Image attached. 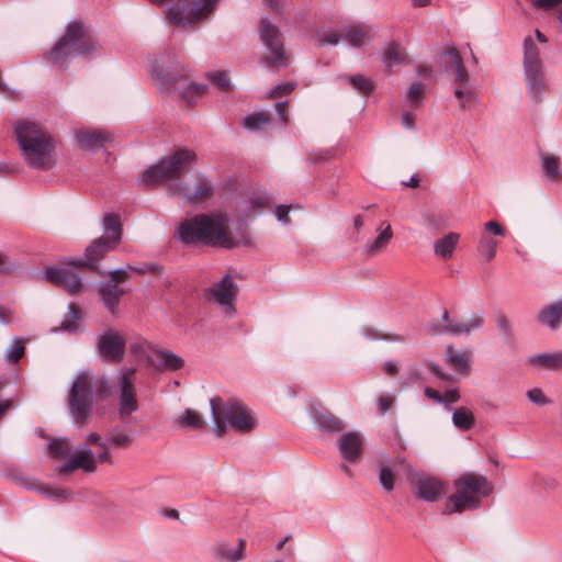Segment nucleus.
<instances>
[{"instance_id":"obj_34","label":"nucleus","mask_w":562,"mask_h":562,"mask_svg":"<svg viewBox=\"0 0 562 562\" xmlns=\"http://www.w3.org/2000/svg\"><path fill=\"white\" fill-rule=\"evenodd\" d=\"M540 161L544 178L555 181L561 177L560 161L557 156L546 154L541 156Z\"/></svg>"},{"instance_id":"obj_3","label":"nucleus","mask_w":562,"mask_h":562,"mask_svg":"<svg viewBox=\"0 0 562 562\" xmlns=\"http://www.w3.org/2000/svg\"><path fill=\"white\" fill-rule=\"evenodd\" d=\"M13 132L27 167L49 170L55 166L56 143L44 127L34 122L18 121L13 124Z\"/></svg>"},{"instance_id":"obj_50","label":"nucleus","mask_w":562,"mask_h":562,"mask_svg":"<svg viewBox=\"0 0 562 562\" xmlns=\"http://www.w3.org/2000/svg\"><path fill=\"white\" fill-rule=\"evenodd\" d=\"M454 76L453 82L462 86L470 87V74L463 63H459L458 66L451 71Z\"/></svg>"},{"instance_id":"obj_64","label":"nucleus","mask_w":562,"mask_h":562,"mask_svg":"<svg viewBox=\"0 0 562 562\" xmlns=\"http://www.w3.org/2000/svg\"><path fill=\"white\" fill-rule=\"evenodd\" d=\"M276 113L282 124H286L289 116L286 113V101H281L276 104Z\"/></svg>"},{"instance_id":"obj_26","label":"nucleus","mask_w":562,"mask_h":562,"mask_svg":"<svg viewBox=\"0 0 562 562\" xmlns=\"http://www.w3.org/2000/svg\"><path fill=\"white\" fill-rule=\"evenodd\" d=\"M445 363L451 369L461 374H469L471 369L470 355L462 349H454L452 346H447L445 352Z\"/></svg>"},{"instance_id":"obj_53","label":"nucleus","mask_w":562,"mask_h":562,"mask_svg":"<svg viewBox=\"0 0 562 562\" xmlns=\"http://www.w3.org/2000/svg\"><path fill=\"white\" fill-rule=\"evenodd\" d=\"M316 37L318 41V46L337 45L342 40L341 35H338L334 31H329L327 33H318Z\"/></svg>"},{"instance_id":"obj_10","label":"nucleus","mask_w":562,"mask_h":562,"mask_svg":"<svg viewBox=\"0 0 562 562\" xmlns=\"http://www.w3.org/2000/svg\"><path fill=\"white\" fill-rule=\"evenodd\" d=\"M217 0H180L167 11V19L175 25H191L206 19Z\"/></svg>"},{"instance_id":"obj_14","label":"nucleus","mask_w":562,"mask_h":562,"mask_svg":"<svg viewBox=\"0 0 562 562\" xmlns=\"http://www.w3.org/2000/svg\"><path fill=\"white\" fill-rule=\"evenodd\" d=\"M485 323L482 314H474L467 321L451 323L447 310L441 314L440 321L429 324V331L434 335L461 336L480 329Z\"/></svg>"},{"instance_id":"obj_33","label":"nucleus","mask_w":562,"mask_h":562,"mask_svg":"<svg viewBox=\"0 0 562 562\" xmlns=\"http://www.w3.org/2000/svg\"><path fill=\"white\" fill-rule=\"evenodd\" d=\"M134 435L126 431L124 428L116 426L112 428L106 435V443L113 445L119 448H127L132 445Z\"/></svg>"},{"instance_id":"obj_17","label":"nucleus","mask_w":562,"mask_h":562,"mask_svg":"<svg viewBox=\"0 0 562 562\" xmlns=\"http://www.w3.org/2000/svg\"><path fill=\"white\" fill-rule=\"evenodd\" d=\"M409 483L416 497L427 503L437 502L445 486L440 479L423 473L411 474Z\"/></svg>"},{"instance_id":"obj_29","label":"nucleus","mask_w":562,"mask_h":562,"mask_svg":"<svg viewBox=\"0 0 562 562\" xmlns=\"http://www.w3.org/2000/svg\"><path fill=\"white\" fill-rule=\"evenodd\" d=\"M527 362L533 367L546 368L549 370H562V350L557 352L531 355Z\"/></svg>"},{"instance_id":"obj_22","label":"nucleus","mask_w":562,"mask_h":562,"mask_svg":"<svg viewBox=\"0 0 562 562\" xmlns=\"http://www.w3.org/2000/svg\"><path fill=\"white\" fill-rule=\"evenodd\" d=\"M119 280L116 278H110L108 281H102L98 284V295L104 307L110 312L114 313L121 297L125 291L123 288L117 285Z\"/></svg>"},{"instance_id":"obj_51","label":"nucleus","mask_w":562,"mask_h":562,"mask_svg":"<svg viewBox=\"0 0 562 562\" xmlns=\"http://www.w3.org/2000/svg\"><path fill=\"white\" fill-rule=\"evenodd\" d=\"M68 314L74 321H64L61 323V327L66 330H76L78 328V323L76 319L80 318V308L75 303L68 304Z\"/></svg>"},{"instance_id":"obj_31","label":"nucleus","mask_w":562,"mask_h":562,"mask_svg":"<svg viewBox=\"0 0 562 562\" xmlns=\"http://www.w3.org/2000/svg\"><path fill=\"white\" fill-rule=\"evenodd\" d=\"M395 462L392 459H385L379 463L378 476L383 490L387 493L392 492L395 486Z\"/></svg>"},{"instance_id":"obj_54","label":"nucleus","mask_w":562,"mask_h":562,"mask_svg":"<svg viewBox=\"0 0 562 562\" xmlns=\"http://www.w3.org/2000/svg\"><path fill=\"white\" fill-rule=\"evenodd\" d=\"M38 492L47 497L54 498V499H68L69 498V492L66 490H55L48 486H41L38 487Z\"/></svg>"},{"instance_id":"obj_46","label":"nucleus","mask_w":562,"mask_h":562,"mask_svg":"<svg viewBox=\"0 0 562 562\" xmlns=\"http://www.w3.org/2000/svg\"><path fill=\"white\" fill-rule=\"evenodd\" d=\"M393 232L390 225L380 231L379 235L370 243L369 250L372 252L379 251L384 248L392 239Z\"/></svg>"},{"instance_id":"obj_36","label":"nucleus","mask_w":562,"mask_h":562,"mask_svg":"<svg viewBox=\"0 0 562 562\" xmlns=\"http://www.w3.org/2000/svg\"><path fill=\"white\" fill-rule=\"evenodd\" d=\"M426 86L419 81H414L408 87L405 94V103L412 109L419 108L425 99L424 91Z\"/></svg>"},{"instance_id":"obj_25","label":"nucleus","mask_w":562,"mask_h":562,"mask_svg":"<svg viewBox=\"0 0 562 562\" xmlns=\"http://www.w3.org/2000/svg\"><path fill=\"white\" fill-rule=\"evenodd\" d=\"M76 138L82 149L95 153L104 147L110 136L103 131L82 130L76 134Z\"/></svg>"},{"instance_id":"obj_1","label":"nucleus","mask_w":562,"mask_h":562,"mask_svg":"<svg viewBox=\"0 0 562 562\" xmlns=\"http://www.w3.org/2000/svg\"><path fill=\"white\" fill-rule=\"evenodd\" d=\"M122 236L123 224L120 216L106 213L102 222V235L86 247L83 256L65 257L59 265L46 267L43 272L45 279L70 295L81 293L85 283L77 269L86 268L105 276L108 269L102 266V261L117 248Z\"/></svg>"},{"instance_id":"obj_30","label":"nucleus","mask_w":562,"mask_h":562,"mask_svg":"<svg viewBox=\"0 0 562 562\" xmlns=\"http://www.w3.org/2000/svg\"><path fill=\"white\" fill-rule=\"evenodd\" d=\"M460 235L458 233H448L434 244V252L442 259H449L453 256L456 247L459 243Z\"/></svg>"},{"instance_id":"obj_28","label":"nucleus","mask_w":562,"mask_h":562,"mask_svg":"<svg viewBox=\"0 0 562 562\" xmlns=\"http://www.w3.org/2000/svg\"><path fill=\"white\" fill-rule=\"evenodd\" d=\"M313 420L318 429L326 432H339L345 428L342 420L326 409H315Z\"/></svg>"},{"instance_id":"obj_4","label":"nucleus","mask_w":562,"mask_h":562,"mask_svg":"<svg viewBox=\"0 0 562 562\" xmlns=\"http://www.w3.org/2000/svg\"><path fill=\"white\" fill-rule=\"evenodd\" d=\"M453 487L454 493L448 497L442 509L445 515L479 509L481 498L488 496L493 491V485L487 477L475 473L460 475L454 481Z\"/></svg>"},{"instance_id":"obj_63","label":"nucleus","mask_w":562,"mask_h":562,"mask_svg":"<svg viewBox=\"0 0 562 562\" xmlns=\"http://www.w3.org/2000/svg\"><path fill=\"white\" fill-rule=\"evenodd\" d=\"M290 209H291V205H283V204H279L276 207L277 220L284 225H286L289 222L288 215H289Z\"/></svg>"},{"instance_id":"obj_49","label":"nucleus","mask_w":562,"mask_h":562,"mask_svg":"<svg viewBox=\"0 0 562 562\" xmlns=\"http://www.w3.org/2000/svg\"><path fill=\"white\" fill-rule=\"evenodd\" d=\"M496 326L501 331V335L505 340H509L514 336L513 327L510 321L505 314H498L495 317Z\"/></svg>"},{"instance_id":"obj_56","label":"nucleus","mask_w":562,"mask_h":562,"mask_svg":"<svg viewBox=\"0 0 562 562\" xmlns=\"http://www.w3.org/2000/svg\"><path fill=\"white\" fill-rule=\"evenodd\" d=\"M128 269L138 273H158L160 272L161 267L156 263H144L142 266L128 265Z\"/></svg>"},{"instance_id":"obj_42","label":"nucleus","mask_w":562,"mask_h":562,"mask_svg":"<svg viewBox=\"0 0 562 562\" xmlns=\"http://www.w3.org/2000/svg\"><path fill=\"white\" fill-rule=\"evenodd\" d=\"M24 350V340L20 337H14L4 352V358L8 362L14 363L23 356Z\"/></svg>"},{"instance_id":"obj_43","label":"nucleus","mask_w":562,"mask_h":562,"mask_svg":"<svg viewBox=\"0 0 562 562\" xmlns=\"http://www.w3.org/2000/svg\"><path fill=\"white\" fill-rule=\"evenodd\" d=\"M346 80L356 91L362 94H369L374 89L373 82L362 75L346 77Z\"/></svg>"},{"instance_id":"obj_44","label":"nucleus","mask_w":562,"mask_h":562,"mask_svg":"<svg viewBox=\"0 0 562 562\" xmlns=\"http://www.w3.org/2000/svg\"><path fill=\"white\" fill-rule=\"evenodd\" d=\"M367 37V33L358 27L345 29L341 34L342 41H346L353 47H360Z\"/></svg>"},{"instance_id":"obj_61","label":"nucleus","mask_w":562,"mask_h":562,"mask_svg":"<svg viewBox=\"0 0 562 562\" xmlns=\"http://www.w3.org/2000/svg\"><path fill=\"white\" fill-rule=\"evenodd\" d=\"M16 269V265L4 254L0 251V272H11Z\"/></svg>"},{"instance_id":"obj_62","label":"nucleus","mask_w":562,"mask_h":562,"mask_svg":"<svg viewBox=\"0 0 562 562\" xmlns=\"http://www.w3.org/2000/svg\"><path fill=\"white\" fill-rule=\"evenodd\" d=\"M95 391L101 397H106L110 392L109 379L103 375L95 383Z\"/></svg>"},{"instance_id":"obj_41","label":"nucleus","mask_w":562,"mask_h":562,"mask_svg":"<svg viewBox=\"0 0 562 562\" xmlns=\"http://www.w3.org/2000/svg\"><path fill=\"white\" fill-rule=\"evenodd\" d=\"M271 123L269 114L263 112H255L243 120V126L249 131H258Z\"/></svg>"},{"instance_id":"obj_57","label":"nucleus","mask_w":562,"mask_h":562,"mask_svg":"<svg viewBox=\"0 0 562 562\" xmlns=\"http://www.w3.org/2000/svg\"><path fill=\"white\" fill-rule=\"evenodd\" d=\"M485 233H491L494 236H505L506 229L495 221H488L484 224Z\"/></svg>"},{"instance_id":"obj_23","label":"nucleus","mask_w":562,"mask_h":562,"mask_svg":"<svg viewBox=\"0 0 562 562\" xmlns=\"http://www.w3.org/2000/svg\"><path fill=\"white\" fill-rule=\"evenodd\" d=\"M538 324L551 331H557L562 325V296L542 306L537 314Z\"/></svg>"},{"instance_id":"obj_15","label":"nucleus","mask_w":562,"mask_h":562,"mask_svg":"<svg viewBox=\"0 0 562 562\" xmlns=\"http://www.w3.org/2000/svg\"><path fill=\"white\" fill-rule=\"evenodd\" d=\"M126 350V340L120 331L109 328L98 336L97 352L105 362H121Z\"/></svg>"},{"instance_id":"obj_16","label":"nucleus","mask_w":562,"mask_h":562,"mask_svg":"<svg viewBox=\"0 0 562 562\" xmlns=\"http://www.w3.org/2000/svg\"><path fill=\"white\" fill-rule=\"evenodd\" d=\"M238 286L231 274H225L220 281L206 290V297L221 305L226 312H235V301Z\"/></svg>"},{"instance_id":"obj_59","label":"nucleus","mask_w":562,"mask_h":562,"mask_svg":"<svg viewBox=\"0 0 562 562\" xmlns=\"http://www.w3.org/2000/svg\"><path fill=\"white\" fill-rule=\"evenodd\" d=\"M530 3L537 8L542 10H549L559 7L562 4V0H529Z\"/></svg>"},{"instance_id":"obj_18","label":"nucleus","mask_w":562,"mask_h":562,"mask_svg":"<svg viewBox=\"0 0 562 562\" xmlns=\"http://www.w3.org/2000/svg\"><path fill=\"white\" fill-rule=\"evenodd\" d=\"M176 194L187 202L204 200L214 194V186L206 176L198 173L193 184L179 181Z\"/></svg>"},{"instance_id":"obj_24","label":"nucleus","mask_w":562,"mask_h":562,"mask_svg":"<svg viewBox=\"0 0 562 562\" xmlns=\"http://www.w3.org/2000/svg\"><path fill=\"white\" fill-rule=\"evenodd\" d=\"M150 366L159 371H177L184 364V360L177 353L156 348Z\"/></svg>"},{"instance_id":"obj_9","label":"nucleus","mask_w":562,"mask_h":562,"mask_svg":"<svg viewBox=\"0 0 562 562\" xmlns=\"http://www.w3.org/2000/svg\"><path fill=\"white\" fill-rule=\"evenodd\" d=\"M194 157L195 155L190 150H177L168 159L161 160L146 169L139 180L147 186H153L179 178Z\"/></svg>"},{"instance_id":"obj_47","label":"nucleus","mask_w":562,"mask_h":562,"mask_svg":"<svg viewBox=\"0 0 562 562\" xmlns=\"http://www.w3.org/2000/svg\"><path fill=\"white\" fill-rule=\"evenodd\" d=\"M207 78L222 90H229L232 87L228 74L223 70L209 72Z\"/></svg>"},{"instance_id":"obj_52","label":"nucleus","mask_w":562,"mask_h":562,"mask_svg":"<svg viewBox=\"0 0 562 562\" xmlns=\"http://www.w3.org/2000/svg\"><path fill=\"white\" fill-rule=\"evenodd\" d=\"M295 88V83L291 82V81H283V82H280L279 85H277L274 88H272L269 93H268V97L269 98H277V97H280V95H286L289 93H291Z\"/></svg>"},{"instance_id":"obj_12","label":"nucleus","mask_w":562,"mask_h":562,"mask_svg":"<svg viewBox=\"0 0 562 562\" xmlns=\"http://www.w3.org/2000/svg\"><path fill=\"white\" fill-rule=\"evenodd\" d=\"M93 391L88 372L80 373L72 383L69 393L70 411L77 423H85L92 409Z\"/></svg>"},{"instance_id":"obj_5","label":"nucleus","mask_w":562,"mask_h":562,"mask_svg":"<svg viewBox=\"0 0 562 562\" xmlns=\"http://www.w3.org/2000/svg\"><path fill=\"white\" fill-rule=\"evenodd\" d=\"M210 407L213 429L218 436L224 434L226 427L237 432H248L257 426V420L248 407L238 402L211 398Z\"/></svg>"},{"instance_id":"obj_45","label":"nucleus","mask_w":562,"mask_h":562,"mask_svg":"<svg viewBox=\"0 0 562 562\" xmlns=\"http://www.w3.org/2000/svg\"><path fill=\"white\" fill-rule=\"evenodd\" d=\"M68 441L64 438H55L48 442V451L53 458H63L70 453Z\"/></svg>"},{"instance_id":"obj_27","label":"nucleus","mask_w":562,"mask_h":562,"mask_svg":"<svg viewBox=\"0 0 562 562\" xmlns=\"http://www.w3.org/2000/svg\"><path fill=\"white\" fill-rule=\"evenodd\" d=\"M245 547L246 542L244 539H238L236 547L222 542L214 547V557L221 562H238L244 558Z\"/></svg>"},{"instance_id":"obj_21","label":"nucleus","mask_w":562,"mask_h":562,"mask_svg":"<svg viewBox=\"0 0 562 562\" xmlns=\"http://www.w3.org/2000/svg\"><path fill=\"white\" fill-rule=\"evenodd\" d=\"M272 198L265 190L254 191L247 200L238 205V210L243 213L245 218L262 214L265 211L270 210Z\"/></svg>"},{"instance_id":"obj_19","label":"nucleus","mask_w":562,"mask_h":562,"mask_svg":"<svg viewBox=\"0 0 562 562\" xmlns=\"http://www.w3.org/2000/svg\"><path fill=\"white\" fill-rule=\"evenodd\" d=\"M75 469H81L89 473L95 470L93 452L87 445L78 446L75 453L70 456L68 461L59 465L57 471L60 475H65Z\"/></svg>"},{"instance_id":"obj_35","label":"nucleus","mask_w":562,"mask_h":562,"mask_svg":"<svg viewBox=\"0 0 562 562\" xmlns=\"http://www.w3.org/2000/svg\"><path fill=\"white\" fill-rule=\"evenodd\" d=\"M498 241L491 235L484 233L477 243V251L486 262L495 258Z\"/></svg>"},{"instance_id":"obj_60","label":"nucleus","mask_w":562,"mask_h":562,"mask_svg":"<svg viewBox=\"0 0 562 562\" xmlns=\"http://www.w3.org/2000/svg\"><path fill=\"white\" fill-rule=\"evenodd\" d=\"M453 94L458 100L465 98L467 100H476L475 93L469 87L459 86L453 90Z\"/></svg>"},{"instance_id":"obj_38","label":"nucleus","mask_w":562,"mask_h":562,"mask_svg":"<svg viewBox=\"0 0 562 562\" xmlns=\"http://www.w3.org/2000/svg\"><path fill=\"white\" fill-rule=\"evenodd\" d=\"M452 423L460 430H470L474 425V416L467 407L452 411Z\"/></svg>"},{"instance_id":"obj_8","label":"nucleus","mask_w":562,"mask_h":562,"mask_svg":"<svg viewBox=\"0 0 562 562\" xmlns=\"http://www.w3.org/2000/svg\"><path fill=\"white\" fill-rule=\"evenodd\" d=\"M150 75L162 92H178L183 99L201 95L206 89L205 85L191 81L187 74H180L173 69H165L162 59H157L153 63Z\"/></svg>"},{"instance_id":"obj_2","label":"nucleus","mask_w":562,"mask_h":562,"mask_svg":"<svg viewBox=\"0 0 562 562\" xmlns=\"http://www.w3.org/2000/svg\"><path fill=\"white\" fill-rule=\"evenodd\" d=\"M228 218L223 214H198L183 220L175 232V238L187 246L202 244L211 247L234 248L248 244L245 232L240 237L229 232Z\"/></svg>"},{"instance_id":"obj_39","label":"nucleus","mask_w":562,"mask_h":562,"mask_svg":"<svg viewBox=\"0 0 562 562\" xmlns=\"http://www.w3.org/2000/svg\"><path fill=\"white\" fill-rule=\"evenodd\" d=\"M178 425L187 429H202L205 426V422L196 412L187 408L178 418Z\"/></svg>"},{"instance_id":"obj_58","label":"nucleus","mask_w":562,"mask_h":562,"mask_svg":"<svg viewBox=\"0 0 562 562\" xmlns=\"http://www.w3.org/2000/svg\"><path fill=\"white\" fill-rule=\"evenodd\" d=\"M460 394L457 389H451L446 391L443 394H441V401L440 404L443 406H448L450 404H454L459 401Z\"/></svg>"},{"instance_id":"obj_40","label":"nucleus","mask_w":562,"mask_h":562,"mask_svg":"<svg viewBox=\"0 0 562 562\" xmlns=\"http://www.w3.org/2000/svg\"><path fill=\"white\" fill-rule=\"evenodd\" d=\"M361 335L368 340H385L392 342H403L405 340L402 335L384 334L372 326H363L361 328Z\"/></svg>"},{"instance_id":"obj_7","label":"nucleus","mask_w":562,"mask_h":562,"mask_svg":"<svg viewBox=\"0 0 562 562\" xmlns=\"http://www.w3.org/2000/svg\"><path fill=\"white\" fill-rule=\"evenodd\" d=\"M95 49V43L87 33L85 25L78 21L67 24L65 34L48 53V59L58 66L66 57H80Z\"/></svg>"},{"instance_id":"obj_11","label":"nucleus","mask_w":562,"mask_h":562,"mask_svg":"<svg viewBox=\"0 0 562 562\" xmlns=\"http://www.w3.org/2000/svg\"><path fill=\"white\" fill-rule=\"evenodd\" d=\"M259 33L261 43L270 54L260 60L261 65L267 67H285L288 55L279 27L272 24L268 18H261Z\"/></svg>"},{"instance_id":"obj_48","label":"nucleus","mask_w":562,"mask_h":562,"mask_svg":"<svg viewBox=\"0 0 562 562\" xmlns=\"http://www.w3.org/2000/svg\"><path fill=\"white\" fill-rule=\"evenodd\" d=\"M382 60L387 67H392L402 60V56L394 44H387L385 46Z\"/></svg>"},{"instance_id":"obj_32","label":"nucleus","mask_w":562,"mask_h":562,"mask_svg":"<svg viewBox=\"0 0 562 562\" xmlns=\"http://www.w3.org/2000/svg\"><path fill=\"white\" fill-rule=\"evenodd\" d=\"M154 350L156 347L147 340L140 339L131 342L130 352L131 355L139 361H147L149 364L153 360Z\"/></svg>"},{"instance_id":"obj_13","label":"nucleus","mask_w":562,"mask_h":562,"mask_svg":"<svg viewBox=\"0 0 562 562\" xmlns=\"http://www.w3.org/2000/svg\"><path fill=\"white\" fill-rule=\"evenodd\" d=\"M135 372V368L125 367L117 374L119 415L121 418H126L138 409L136 389L134 386Z\"/></svg>"},{"instance_id":"obj_55","label":"nucleus","mask_w":562,"mask_h":562,"mask_svg":"<svg viewBox=\"0 0 562 562\" xmlns=\"http://www.w3.org/2000/svg\"><path fill=\"white\" fill-rule=\"evenodd\" d=\"M527 397L531 403H533L536 405H540V406H543V405H547L550 403V400L548 397H546L543 392L538 387L529 390L527 392Z\"/></svg>"},{"instance_id":"obj_20","label":"nucleus","mask_w":562,"mask_h":562,"mask_svg":"<svg viewBox=\"0 0 562 562\" xmlns=\"http://www.w3.org/2000/svg\"><path fill=\"white\" fill-rule=\"evenodd\" d=\"M337 446L344 460L356 462L363 451L362 436L357 431L344 432L338 438Z\"/></svg>"},{"instance_id":"obj_37","label":"nucleus","mask_w":562,"mask_h":562,"mask_svg":"<svg viewBox=\"0 0 562 562\" xmlns=\"http://www.w3.org/2000/svg\"><path fill=\"white\" fill-rule=\"evenodd\" d=\"M437 60L441 70L447 74L451 72L462 61L454 48H445L438 54Z\"/></svg>"},{"instance_id":"obj_6","label":"nucleus","mask_w":562,"mask_h":562,"mask_svg":"<svg viewBox=\"0 0 562 562\" xmlns=\"http://www.w3.org/2000/svg\"><path fill=\"white\" fill-rule=\"evenodd\" d=\"M522 46V70L526 91L532 102L539 103L543 100L546 92L549 90L544 65L540 57V49L531 36L525 37Z\"/></svg>"}]
</instances>
